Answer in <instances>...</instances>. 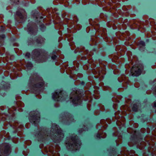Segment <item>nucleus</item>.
<instances>
[{"label": "nucleus", "mask_w": 156, "mask_h": 156, "mask_svg": "<svg viewBox=\"0 0 156 156\" xmlns=\"http://www.w3.org/2000/svg\"><path fill=\"white\" fill-rule=\"evenodd\" d=\"M81 145V142L76 135H70L69 136L67 137L66 145L69 150L74 151L79 150Z\"/></svg>", "instance_id": "nucleus-2"}, {"label": "nucleus", "mask_w": 156, "mask_h": 156, "mask_svg": "<svg viewBox=\"0 0 156 156\" xmlns=\"http://www.w3.org/2000/svg\"><path fill=\"white\" fill-rule=\"evenodd\" d=\"M113 107L114 108H115L114 107V105H113Z\"/></svg>", "instance_id": "nucleus-38"}, {"label": "nucleus", "mask_w": 156, "mask_h": 156, "mask_svg": "<svg viewBox=\"0 0 156 156\" xmlns=\"http://www.w3.org/2000/svg\"><path fill=\"white\" fill-rule=\"evenodd\" d=\"M84 84V82H82V84L83 85Z\"/></svg>", "instance_id": "nucleus-36"}, {"label": "nucleus", "mask_w": 156, "mask_h": 156, "mask_svg": "<svg viewBox=\"0 0 156 156\" xmlns=\"http://www.w3.org/2000/svg\"><path fill=\"white\" fill-rule=\"evenodd\" d=\"M14 128L15 129H17L18 128V126L16 125V123L14 125Z\"/></svg>", "instance_id": "nucleus-33"}, {"label": "nucleus", "mask_w": 156, "mask_h": 156, "mask_svg": "<svg viewBox=\"0 0 156 156\" xmlns=\"http://www.w3.org/2000/svg\"><path fill=\"white\" fill-rule=\"evenodd\" d=\"M16 109V108L14 107H13L12 108L8 109V112L9 114V115L10 116H13V115L15 114V112Z\"/></svg>", "instance_id": "nucleus-13"}, {"label": "nucleus", "mask_w": 156, "mask_h": 156, "mask_svg": "<svg viewBox=\"0 0 156 156\" xmlns=\"http://www.w3.org/2000/svg\"><path fill=\"white\" fill-rule=\"evenodd\" d=\"M105 123L106 122L105 120H101L100 123L97 125V128L99 129L96 135L97 138H105L106 137V133H103L102 130V127L105 129L107 127L106 125L105 124Z\"/></svg>", "instance_id": "nucleus-6"}, {"label": "nucleus", "mask_w": 156, "mask_h": 156, "mask_svg": "<svg viewBox=\"0 0 156 156\" xmlns=\"http://www.w3.org/2000/svg\"><path fill=\"white\" fill-rule=\"evenodd\" d=\"M55 51H53L52 54L50 55V56L51 57V59L54 60H55L57 57V56L55 55Z\"/></svg>", "instance_id": "nucleus-22"}, {"label": "nucleus", "mask_w": 156, "mask_h": 156, "mask_svg": "<svg viewBox=\"0 0 156 156\" xmlns=\"http://www.w3.org/2000/svg\"><path fill=\"white\" fill-rule=\"evenodd\" d=\"M153 107H156V102H154L153 103Z\"/></svg>", "instance_id": "nucleus-35"}, {"label": "nucleus", "mask_w": 156, "mask_h": 156, "mask_svg": "<svg viewBox=\"0 0 156 156\" xmlns=\"http://www.w3.org/2000/svg\"><path fill=\"white\" fill-rule=\"evenodd\" d=\"M145 44L144 42L143 41H140L139 42L138 46L139 49L141 51H143V47H144Z\"/></svg>", "instance_id": "nucleus-17"}, {"label": "nucleus", "mask_w": 156, "mask_h": 156, "mask_svg": "<svg viewBox=\"0 0 156 156\" xmlns=\"http://www.w3.org/2000/svg\"><path fill=\"white\" fill-rule=\"evenodd\" d=\"M133 110L134 111L136 112L137 110V106L136 105L134 104L133 105L132 107Z\"/></svg>", "instance_id": "nucleus-25"}, {"label": "nucleus", "mask_w": 156, "mask_h": 156, "mask_svg": "<svg viewBox=\"0 0 156 156\" xmlns=\"http://www.w3.org/2000/svg\"><path fill=\"white\" fill-rule=\"evenodd\" d=\"M34 24L33 23L31 24L29 23L27 25V27L26 28H25V29L27 30V31L30 34H36L37 31V28L35 27H34Z\"/></svg>", "instance_id": "nucleus-12"}, {"label": "nucleus", "mask_w": 156, "mask_h": 156, "mask_svg": "<svg viewBox=\"0 0 156 156\" xmlns=\"http://www.w3.org/2000/svg\"><path fill=\"white\" fill-rule=\"evenodd\" d=\"M55 152L57 153H58V152L60 151V147L57 145L55 146Z\"/></svg>", "instance_id": "nucleus-27"}, {"label": "nucleus", "mask_w": 156, "mask_h": 156, "mask_svg": "<svg viewBox=\"0 0 156 156\" xmlns=\"http://www.w3.org/2000/svg\"><path fill=\"white\" fill-rule=\"evenodd\" d=\"M30 80L31 81L35 80L37 82L36 84L35 85V89L36 90H39L40 88L43 87L44 82L42 78L40 77L37 74L35 73L32 75L30 77Z\"/></svg>", "instance_id": "nucleus-4"}, {"label": "nucleus", "mask_w": 156, "mask_h": 156, "mask_svg": "<svg viewBox=\"0 0 156 156\" xmlns=\"http://www.w3.org/2000/svg\"><path fill=\"white\" fill-rule=\"evenodd\" d=\"M0 156H1V155L0 154Z\"/></svg>", "instance_id": "nucleus-42"}, {"label": "nucleus", "mask_w": 156, "mask_h": 156, "mask_svg": "<svg viewBox=\"0 0 156 156\" xmlns=\"http://www.w3.org/2000/svg\"><path fill=\"white\" fill-rule=\"evenodd\" d=\"M0 152L6 155L9 154L10 152V145L8 144H3L2 145L0 148Z\"/></svg>", "instance_id": "nucleus-11"}, {"label": "nucleus", "mask_w": 156, "mask_h": 156, "mask_svg": "<svg viewBox=\"0 0 156 156\" xmlns=\"http://www.w3.org/2000/svg\"><path fill=\"white\" fill-rule=\"evenodd\" d=\"M4 91V90L3 89H1L0 88V94H1V95H2L3 96H4L5 95V93H1V92H3Z\"/></svg>", "instance_id": "nucleus-30"}, {"label": "nucleus", "mask_w": 156, "mask_h": 156, "mask_svg": "<svg viewBox=\"0 0 156 156\" xmlns=\"http://www.w3.org/2000/svg\"><path fill=\"white\" fill-rule=\"evenodd\" d=\"M53 148H54V150L52 151L51 149H50V151L52 153V154H53V156H59V153H56V152H55V147L54 148V147H53Z\"/></svg>", "instance_id": "nucleus-21"}, {"label": "nucleus", "mask_w": 156, "mask_h": 156, "mask_svg": "<svg viewBox=\"0 0 156 156\" xmlns=\"http://www.w3.org/2000/svg\"><path fill=\"white\" fill-rule=\"evenodd\" d=\"M131 152H132V153H133V154H129V155L130 156H132L133 155V154L134 153V151L133 150L131 151Z\"/></svg>", "instance_id": "nucleus-34"}, {"label": "nucleus", "mask_w": 156, "mask_h": 156, "mask_svg": "<svg viewBox=\"0 0 156 156\" xmlns=\"http://www.w3.org/2000/svg\"><path fill=\"white\" fill-rule=\"evenodd\" d=\"M113 136H117L118 139L116 140V142L117 143V145H118V142L119 141H121L122 138V137L121 135L117 132L113 133Z\"/></svg>", "instance_id": "nucleus-15"}, {"label": "nucleus", "mask_w": 156, "mask_h": 156, "mask_svg": "<svg viewBox=\"0 0 156 156\" xmlns=\"http://www.w3.org/2000/svg\"><path fill=\"white\" fill-rule=\"evenodd\" d=\"M128 145H129V146H131V145H129V143H128Z\"/></svg>", "instance_id": "nucleus-37"}, {"label": "nucleus", "mask_w": 156, "mask_h": 156, "mask_svg": "<svg viewBox=\"0 0 156 156\" xmlns=\"http://www.w3.org/2000/svg\"><path fill=\"white\" fill-rule=\"evenodd\" d=\"M124 118L123 117H121V118H119L117 120L116 123L117 125H118L119 122H121V125H123L124 123Z\"/></svg>", "instance_id": "nucleus-19"}, {"label": "nucleus", "mask_w": 156, "mask_h": 156, "mask_svg": "<svg viewBox=\"0 0 156 156\" xmlns=\"http://www.w3.org/2000/svg\"><path fill=\"white\" fill-rule=\"evenodd\" d=\"M143 69V66L141 65L139 66H134L131 69V74L133 76H138L140 75Z\"/></svg>", "instance_id": "nucleus-10"}, {"label": "nucleus", "mask_w": 156, "mask_h": 156, "mask_svg": "<svg viewBox=\"0 0 156 156\" xmlns=\"http://www.w3.org/2000/svg\"><path fill=\"white\" fill-rule=\"evenodd\" d=\"M44 51L41 49H36L33 51L32 52V58L37 62H46L48 58L45 55L43 56L41 54L44 52Z\"/></svg>", "instance_id": "nucleus-3"}, {"label": "nucleus", "mask_w": 156, "mask_h": 156, "mask_svg": "<svg viewBox=\"0 0 156 156\" xmlns=\"http://www.w3.org/2000/svg\"><path fill=\"white\" fill-rule=\"evenodd\" d=\"M89 126V125H87V126L88 127V126Z\"/></svg>", "instance_id": "nucleus-39"}, {"label": "nucleus", "mask_w": 156, "mask_h": 156, "mask_svg": "<svg viewBox=\"0 0 156 156\" xmlns=\"http://www.w3.org/2000/svg\"><path fill=\"white\" fill-rule=\"evenodd\" d=\"M44 39L41 37H39L36 40V42L38 44H43L44 41Z\"/></svg>", "instance_id": "nucleus-14"}, {"label": "nucleus", "mask_w": 156, "mask_h": 156, "mask_svg": "<svg viewBox=\"0 0 156 156\" xmlns=\"http://www.w3.org/2000/svg\"><path fill=\"white\" fill-rule=\"evenodd\" d=\"M60 121L66 124H69L74 121L73 116L67 112L62 113L60 115Z\"/></svg>", "instance_id": "nucleus-7"}, {"label": "nucleus", "mask_w": 156, "mask_h": 156, "mask_svg": "<svg viewBox=\"0 0 156 156\" xmlns=\"http://www.w3.org/2000/svg\"><path fill=\"white\" fill-rule=\"evenodd\" d=\"M40 115L38 111L31 112L30 114L29 119L30 122L36 125L40 121Z\"/></svg>", "instance_id": "nucleus-9"}, {"label": "nucleus", "mask_w": 156, "mask_h": 156, "mask_svg": "<svg viewBox=\"0 0 156 156\" xmlns=\"http://www.w3.org/2000/svg\"><path fill=\"white\" fill-rule=\"evenodd\" d=\"M30 56V54L29 53H27L26 54L25 56L27 58H29Z\"/></svg>", "instance_id": "nucleus-31"}, {"label": "nucleus", "mask_w": 156, "mask_h": 156, "mask_svg": "<svg viewBox=\"0 0 156 156\" xmlns=\"http://www.w3.org/2000/svg\"><path fill=\"white\" fill-rule=\"evenodd\" d=\"M5 37V36L4 35H2L0 36V38L2 39H3Z\"/></svg>", "instance_id": "nucleus-32"}, {"label": "nucleus", "mask_w": 156, "mask_h": 156, "mask_svg": "<svg viewBox=\"0 0 156 156\" xmlns=\"http://www.w3.org/2000/svg\"><path fill=\"white\" fill-rule=\"evenodd\" d=\"M40 27H41V30L42 31H43L45 30V27L43 24H41L40 25Z\"/></svg>", "instance_id": "nucleus-28"}, {"label": "nucleus", "mask_w": 156, "mask_h": 156, "mask_svg": "<svg viewBox=\"0 0 156 156\" xmlns=\"http://www.w3.org/2000/svg\"><path fill=\"white\" fill-rule=\"evenodd\" d=\"M16 14L18 16H20V18L22 19V20H23L24 18H25L26 17V15L22 14V13L20 12L19 11H18L16 12Z\"/></svg>", "instance_id": "nucleus-18"}, {"label": "nucleus", "mask_w": 156, "mask_h": 156, "mask_svg": "<svg viewBox=\"0 0 156 156\" xmlns=\"http://www.w3.org/2000/svg\"><path fill=\"white\" fill-rule=\"evenodd\" d=\"M17 105L18 106V110L20 112H22L23 109L21 107L24 106V104L22 102H18L17 103Z\"/></svg>", "instance_id": "nucleus-16"}, {"label": "nucleus", "mask_w": 156, "mask_h": 156, "mask_svg": "<svg viewBox=\"0 0 156 156\" xmlns=\"http://www.w3.org/2000/svg\"><path fill=\"white\" fill-rule=\"evenodd\" d=\"M55 107H57V106H56L55 105Z\"/></svg>", "instance_id": "nucleus-41"}, {"label": "nucleus", "mask_w": 156, "mask_h": 156, "mask_svg": "<svg viewBox=\"0 0 156 156\" xmlns=\"http://www.w3.org/2000/svg\"><path fill=\"white\" fill-rule=\"evenodd\" d=\"M45 128H40L37 132L35 134V136L38 141L43 142L50 137L55 142H60L64 137V135L62 131L59 126L55 123L52 124L50 133Z\"/></svg>", "instance_id": "nucleus-1"}, {"label": "nucleus", "mask_w": 156, "mask_h": 156, "mask_svg": "<svg viewBox=\"0 0 156 156\" xmlns=\"http://www.w3.org/2000/svg\"><path fill=\"white\" fill-rule=\"evenodd\" d=\"M85 126H83V129H79L78 130V132L80 134L82 133V132L83 131H86L87 130H88V129L87 128V127L85 128Z\"/></svg>", "instance_id": "nucleus-23"}, {"label": "nucleus", "mask_w": 156, "mask_h": 156, "mask_svg": "<svg viewBox=\"0 0 156 156\" xmlns=\"http://www.w3.org/2000/svg\"><path fill=\"white\" fill-rule=\"evenodd\" d=\"M66 97L67 95L65 92L59 90H57L52 94V98L56 101H62L66 100Z\"/></svg>", "instance_id": "nucleus-5"}, {"label": "nucleus", "mask_w": 156, "mask_h": 156, "mask_svg": "<svg viewBox=\"0 0 156 156\" xmlns=\"http://www.w3.org/2000/svg\"><path fill=\"white\" fill-rule=\"evenodd\" d=\"M70 99L73 105L76 106L81 104L82 100L81 95L77 93V91L72 92L70 94Z\"/></svg>", "instance_id": "nucleus-8"}, {"label": "nucleus", "mask_w": 156, "mask_h": 156, "mask_svg": "<svg viewBox=\"0 0 156 156\" xmlns=\"http://www.w3.org/2000/svg\"><path fill=\"white\" fill-rule=\"evenodd\" d=\"M26 69L27 70H28L32 68L33 65L31 63L28 62L26 64Z\"/></svg>", "instance_id": "nucleus-20"}, {"label": "nucleus", "mask_w": 156, "mask_h": 156, "mask_svg": "<svg viewBox=\"0 0 156 156\" xmlns=\"http://www.w3.org/2000/svg\"><path fill=\"white\" fill-rule=\"evenodd\" d=\"M28 44H31L34 43V41L32 39H30L28 40Z\"/></svg>", "instance_id": "nucleus-26"}, {"label": "nucleus", "mask_w": 156, "mask_h": 156, "mask_svg": "<svg viewBox=\"0 0 156 156\" xmlns=\"http://www.w3.org/2000/svg\"><path fill=\"white\" fill-rule=\"evenodd\" d=\"M125 76L124 75L122 76L121 77H119L118 78V80L119 82H121L124 80Z\"/></svg>", "instance_id": "nucleus-24"}, {"label": "nucleus", "mask_w": 156, "mask_h": 156, "mask_svg": "<svg viewBox=\"0 0 156 156\" xmlns=\"http://www.w3.org/2000/svg\"><path fill=\"white\" fill-rule=\"evenodd\" d=\"M17 131H19V129H17Z\"/></svg>", "instance_id": "nucleus-40"}, {"label": "nucleus", "mask_w": 156, "mask_h": 156, "mask_svg": "<svg viewBox=\"0 0 156 156\" xmlns=\"http://www.w3.org/2000/svg\"><path fill=\"white\" fill-rule=\"evenodd\" d=\"M10 84L8 83H6V84L4 86V88L5 89H7L10 87Z\"/></svg>", "instance_id": "nucleus-29"}]
</instances>
